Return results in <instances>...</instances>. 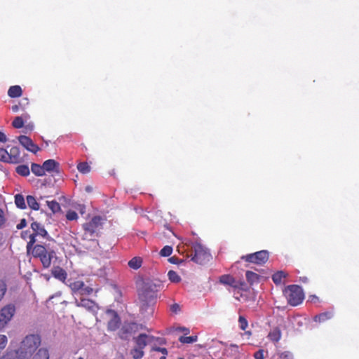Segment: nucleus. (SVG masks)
<instances>
[{
	"mask_svg": "<svg viewBox=\"0 0 359 359\" xmlns=\"http://www.w3.org/2000/svg\"><path fill=\"white\" fill-rule=\"evenodd\" d=\"M41 344V339L40 335L36 334H28L21 341L15 356L27 359L28 355L37 351Z\"/></svg>",
	"mask_w": 359,
	"mask_h": 359,
	"instance_id": "nucleus-1",
	"label": "nucleus"
},
{
	"mask_svg": "<svg viewBox=\"0 0 359 359\" xmlns=\"http://www.w3.org/2000/svg\"><path fill=\"white\" fill-rule=\"evenodd\" d=\"M158 286H160V284L153 280H147L143 281L138 288L140 301L155 302L157 298Z\"/></svg>",
	"mask_w": 359,
	"mask_h": 359,
	"instance_id": "nucleus-2",
	"label": "nucleus"
},
{
	"mask_svg": "<svg viewBox=\"0 0 359 359\" xmlns=\"http://www.w3.org/2000/svg\"><path fill=\"white\" fill-rule=\"evenodd\" d=\"M31 252L33 257L39 259L44 268L50 267L51 260L55 255L53 250L47 249L41 245L34 246Z\"/></svg>",
	"mask_w": 359,
	"mask_h": 359,
	"instance_id": "nucleus-3",
	"label": "nucleus"
},
{
	"mask_svg": "<svg viewBox=\"0 0 359 359\" xmlns=\"http://www.w3.org/2000/svg\"><path fill=\"white\" fill-rule=\"evenodd\" d=\"M284 294L291 306L300 304L304 299V294L301 287L296 285H289L285 287Z\"/></svg>",
	"mask_w": 359,
	"mask_h": 359,
	"instance_id": "nucleus-4",
	"label": "nucleus"
},
{
	"mask_svg": "<svg viewBox=\"0 0 359 359\" xmlns=\"http://www.w3.org/2000/svg\"><path fill=\"white\" fill-rule=\"evenodd\" d=\"M16 313V306L10 303L0 309V332L4 330L12 321Z\"/></svg>",
	"mask_w": 359,
	"mask_h": 359,
	"instance_id": "nucleus-5",
	"label": "nucleus"
},
{
	"mask_svg": "<svg viewBox=\"0 0 359 359\" xmlns=\"http://www.w3.org/2000/svg\"><path fill=\"white\" fill-rule=\"evenodd\" d=\"M102 225V218L100 217H94L89 222L83 224L85 233L83 237L85 239H92L93 234Z\"/></svg>",
	"mask_w": 359,
	"mask_h": 359,
	"instance_id": "nucleus-6",
	"label": "nucleus"
},
{
	"mask_svg": "<svg viewBox=\"0 0 359 359\" xmlns=\"http://www.w3.org/2000/svg\"><path fill=\"white\" fill-rule=\"evenodd\" d=\"M193 248L194 251V256L191 259L194 262L202 264L209 260L210 255L202 245L195 243Z\"/></svg>",
	"mask_w": 359,
	"mask_h": 359,
	"instance_id": "nucleus-7",
	"label": "nucleus"
},
{
	"mask_svg": "<svg viewBox=\"0 0 359 359\" xmlns=\"http://www.w3.org/2000/svg\"><path fill=\"white\" fill-rule=\"evenodd\" d=\"M245 261L257 264H262L269 259V253L266 250H261L255 253L247 255L242 257Z\"/></svg>",
	"mask_w": 359,
	"mask_h": 359,
	"instance_id": "nucleus-8",
	"label": "nucleus"
},
{
	"mask_svg": "<svg viewBox=\"0 0 359 359\" xmlns=\"http://www.w3.org/2000/svg\"><path fill=\"white\" fill-rule=\"evenodd\" d=\"M219 282L225 285H229L235 289L243 290L245 285L244 282L236 280L230 275H223L219 278Z\"/></svg>",
	"mask_w": 359,
	"mask_h": 359,
	"instance_id": "nucleus-9",
	"label": "nucleus"
},
{
	"mask_svg": "<svg viewBox=\"0 0 359 359\" xmlns=\"http://www.w3.org/2000/svg\"><path fill=\"white\" fill-rule=\"evenodd\" d=\"M20 143L28 151L36 154L39 151V147L27 136L20 135L18 137Z\"/></svg>",
	"mask_w": 359,
	"mask_h": 359,
	"instance_id": "nucleus-10",
	"label": "nucleus"
},
{
	"mask_svg": "<svg viewBox=\"0 0 359 359\" xmlns=\"http://www.w3.org/2000/svg\"><path fill=\"white\" fill-rule=\"evenodd\" d=\"M155 302L140 301V312L145 317H149L154 312Z\"/></svg>",
	"mask_w": 359,
	"mask_h": 359,
	"instance_id": "nucleus-11",
	"label": "nucleus"
},
{
	"mask_svg": "<svg viewBox=\"0 0 359 359\" xmlns=\"http://www.w3.org/2000/svg\"><path fill=\"white\" fill-rule=\"evenodd\" d=\"M107 314L111 318L108 322V330L114 331L116 330L120 324V320L116 312L113 311H108Z\"/></svg>",
	"mask_w": 359,
	"mask_h": 359,
	"instance_id": "nucleus-12",
	"label": "nucleus"
},
{
	"mask_svg": "<svg viewBox=\"0 0 359 359\" xmlns=\"http://www.w3.org/2000/svg\"><path fill=\"white\" fill-rule=\"evenodd\" d=\"M154 337L145 334H140L138 337L134 338L137 347L144 349V348L153 340Z\"/></svg>",
	"mask_w": 359,
	"mask_h": 359,
	"instance_id": "nucleus-13",
	"label": "nucleus"
},
{
	"mask_svg": "<svg viewBox=\"0 0 359 359\" xmlns=\"http://www.w3.org/2000/svg\"><path fill=\"white\" fill-rule=\"evenodd\" d=\"M75 304L77 306L83 307L92 311H94L97 308L95 303L88 299H81L80 301L76 299Z\"/></svg>",
	"mask_w": 359,
	"mask_h": 359,
	"instance_id": "nucleus-14",
	"label": "nucleus"
},
{
	"mask_svg": "<svg viewBox=\"0 0 359 359\" xmlns=\"http://www.w3.org/2000/svg\"><path fill=\"white\" fill-rule=\"evenodd\" d=\"M30 355V359H50V350L47 347H41Z\"/></svg>",
	"mask_w": 359,
	"mask_h": 359,
	"instance_id": "nucleus-15",
	"label": "nucleus"
},
{
	"mask_svg": "<svg viewBox=\"0 0 359 359\" xmlns=\"http://www.w3.org/2000/svg\"><path fill=\"white\" fill-rule=\"evenodd\" d=\"M8 155H9L8 163H17L20 162V161L21 159L20 149L18 147H11L10 149V151H8Z\"/></svg>",
	"mask_w": 359,
	"mask_h": 359,
	"instance_id": "nucleus-16",
	"label": "nucleus"
},
{
	"mask_svg": "<svg viewBox=\"0 0 359 359\" xmlns=\"http://www.w3.org/2000/svg\"><path fill=\"white\" fill-rule=\"evenodd\" d=\"M282 333L278 327H273L268 334L267 338L272 342H278L281 339Z\"/></svg>",
	"mask_w": 359,
	"mask_h": 359,
	"instance_id": "nucleus-17",
	"label": "nucleus"
},
{
	"mask_svg": "<svg viewBox=\"0 0 359 359\" xmlns=\"http://www.w3.org/2000/svg\"><path fill=\"white\" fill-rule=\"evenodd\" d=\"M43 167L45 172L57 171L59 163L53 159H49L43 162Z\"/></svg>",
	"mask_w": 359,
	"mask_h": 359,
	"instance_id": "nucleus-18",
	"label": "nucleus"
},
{
	"mask_svg": "<svg viewBox=\"0 0 359 359\" xmlns=\"http://www.w3.org/2000/svg\"><path fill=\"white\" fill-rule=\"evenodd\" d=\"M31 227L34 232V235L40 236L41 237H46L48 235L46 229L38 222H32Z\"/></svg>",
	"mask_w": 359,
	"mask_h": 359,
	"instance_id": "nucleus-19",
	"label": "nucleus"
},
{
	"mask_svg": "<svg viewBox=\"0 0 359 359\" xmlns=\"http://www.w3.org/2000/svg\"><path fill=\"white\" fill-rule=\"evenodd\" d=\"M52 274L55 278L62 282H65L67 276L66 271L60 267L54 268L52 271Z\"/></svg>",
	"mask_w": 359,
	"mask_h": 359,
	"instance_id": "nucleus-20",
	"label": "nucleus"
},
{
	"mask_svg": "<svg viewBox=\"0 0 359 359\" xmlns=\"http://www.w3.org/2000/svg\"><path fill=\"white\" fill-rule=\"evenodd\" d=\"M27 203L29 208L34 210H39L40 208L39 203L36 201V199L33 196H27Z\"/></svg>",
	"mask_w": 359,
	"mask_h": 359,
	"instance_id": "nucleus-21",
	"label": "nucleus"
},
{
	"mask_svg": "<svg viewBox=\"0 0 359 359\" xmlns=\"http://www.w3.org/2000/svg\"><path fill=\"white\" fill-rule=\"evenodd\" d=\"M142 264V259L140 257H135L128 262V266L130 268L137 270L140 269Z\"/></svg>",
	"mask_w": 359,
	"mask_h": 359,
	"instance_id": "nucleus-22",
	"label": "nucleus"
},
{
	"mask_svg": "<svg viewBox=\"0 0 359 359\" xmlns=\"http://www.w3.org/2000/svg\"><path fill=\"white\" fill-rule=\"evenodd\" d=\"M8 95L11 97H18L22 95V89L20 86H13L10 87Z\"/></svg>",
	"mask_w": 359,
	"mask_h": 359,
	"instance_id": "nucleus-23",
	"label": "nucleus"
},
{
	"mask_svg": "<svg viewBox=\"0 0 359 359\" xmlns=\"http://www.w3.org/2000/svg\"><path fill=\"white\" fill-rule=\"evenodd\" d=\"M28 114H25L23 116H17L13 121V126L15 128H21L24 125V119L27 120L29 118Z\"/></svg>",
	"mask_w": 359,
	"mask_h": 359,
	"instance_id": "nucleus-24",
	"label": "nucleus"
},
{
	"mask_svg": "<svg viewBox=\"0 0 359 359\" xmlns=\"http://www.w3.org/2000/svg\"><path fill=\"white\" fill-rule=\"evenodd\" d=\"M15 203L16 206L20 209L24 210L27 208L25 198L22 194L15 196Z\"/></svg>",
	"mask_w": 359,
	"mask_h": 359,
	"instance_id": "nucleus-25",
	"label": "nucleus"
},
{
	"mask_svg": "<svg viewBox=\"0 0 359 359\" xmlns=\"http://www.w3.org/2000/svg\"><path fill=\"white\" fill-rule=\"evenodd\" d=\"M32 172L37 176H43L45 175V171L42 165L39 164L32 163L31 167Z\"/></svg>",
	"mask_w": 359,
	"mask_h": 359,
	"instance_id": "nucleus-26",
	"label": "nucleus"
},
{
	"mask_svg": "<svg viewBox=\"0 0 359 359\" xmlns=\"http://www.w3.org/2000/svg\"><path fill=\"white\" fill-rule=\"evenodd\" d=\"M83 282L81 280H76L69 283V287L72 292L76 294L77 292L83 286Z\"/></svg>",
	"mask_w": 359,
	"mask_h": 359,
	"instance_id": "nucleus-27",
	"label": "nucleus"
},
{
	"mask_svg": "<svg viewBox=\"0 0 359 359\" xmlns=\"http://www.w3.org/2000/svg\"><path fill=\"white\" fill-rule=\"evenodd\" d=\"M332 316H333L332 313L330 312V311L322 313L318 316H316L314 318V320L318 321L320 323L324 322V321L331 318Z\"/></svg>",
	"mask_w": 359,
	"mask_h": 359,
	"instance_id": "nucleus-28",
	"label": "nucleus"
},
{
	"mask_svg": "<svg viewBox=\"0 0 359 359\" xmlns=\"http://www.w3.org/2000/svg\"><path fill=\"white\" fill-rule=\"evenodd\" d=\"M133 359H141L144 356V351L139 347H135L130 351Z\"/></svg>",
	"mask_w": 359,
	"mask_h": 359,
	"instance_id": "nucleus-29",
	"label": "nucleus"
},
{
	"mask_svg": "<svg viewBox=\"0 0 359 359\" xmlns=\"http://www.w3.org/2000/svg\"><path fill=\"white\" fill-rule=\"evenodd\" d=\"M246 278L247 280L250 283L253 284L254 283H257L259 280V275L252 272V271H247L246 272Z\"/></svg>",
	"mask_w": 359,
	"mask_h": 359,
	"instance_id": "nucleus-30",
	"label": "nucleus"
},
{
	"mask_svg": "<svg viewBox=\"0 0 359 359\" xmlns=\"http://www.w3.org/2000/svg\"><path fill=\"white\" fill-rule=\"evenodd\" d=\"M46 203L53 213H56L61 210L60 204L55 201H47Z\"/></svg>",
	"mask_w": 359,
	"mask_h": 359,
	"instance_id": "nucleus-31",
	"label": "nucleus"
},
{
	"mask_svg": "<svg viewBox=\"0 0 359 359\" xmlns=\"http://www.w3.org/2000/svg\"><path fill=\"white\" fill-rule=\"evenodd\" d=\"M285 276L286 274L283 271H278L273 275L272 279L276 284H280Z\"/></svg>",
	"mask_w": 359,
	"mask_h": 359,
	"instance_id": "nucleus-32",
	"label": "nucleus"
},
{
	"mask_svg": "<svg viewBox=\"0 0 359 359\" xmlns=\"http://www.w3.org/2000/svg\"><path fill=\"white\" fill-rule=\"evenodd\" d=\"M16 172L22 176H27L29 175V168L27 165H21L16 168Z\"/></svg>",
	"mask_w": 359,
	"mask_h": 359,
	"instance_id": "nucleus-33",
	"label": "nucleus"
},
{
	"mask_svg": "<svg viewBox=\"0 0 359 359\" xmlns=\"http://www.w3.org/2000/svg\"><path fill=\"white\" fill-rule=\"evenodd\" d=\"M93 292V289L89 286L85 285L83 283V286L77 292L76 295H88Z\"/></svg>",
	"mask_w": 359,
	"mask_h": 359,
	"instance_id": "nucleus-34",
	"label": "nucleus"
},
{
	"mask_svg": "<svg viewBox=\"0 0 359 359\" xmlns=\"http://www.w3.org/2000/svg\"><path fill=\"white\" fill-rule=\"evenodd\" d=\"M169 280L175 283H179L181 280L180 276L174 271H169L168 273Z\"/></svg>",
	"mask_w": 359,
	"mask_h": 359,
	"instance_id": "nucleus-35",
	"label": "nucleus"
},
{
	"mask_svg": "<svg viewBox=\"0 0 359 359\" xmlns=\"http://www.w3.org/2000/svg\"><path fill=\"white\" fill-rule=\"evenodd\" d=\"M7 291V285L3 279H0V302L3 300Z\"/></svg>",
	"mask_w": 359,
	"mask_h": 359,
	"instance_id": "nucleus-36",
	"label": "nucleus"
},
{
	"mask_svg": "<svg viewBox=\"0 0 359 359\" xmlns=\"http://www.w3.org/2000/svg\"><path fill=\"white\" fill-rule=\"evenodd\" d=\"M180 341L183 344H191L197 341V336L184 337L182 336L179 339Z\"/></svg>",
	"mask_w": 359,
	"mask_h": 359,
	"instance_id": "nucleus-37",
	"label": "nucleus"
},
{
	"mask_svg": "<svg viewBox=\"0 0 359 359\" xmlns=\"http://www.w3.org/2000/svg\"><path fill=\"white\" fill-rule=\"evenodd\" d=\"M77 169L80 172L86 174L90 172V167L87 163L82 162L79 163L77 165Z\"/></svg>",
	"mask_w": 359,
	"mask_h": 359,
	"instance_id": "nucleus-38",
	"label": "nucleus"
},
{
	"mask_svg": "<svg viewBox=\"0 0 359 359\" xmlns=\"http://www.w3.org/2000/svg\"><path fill=\"white\" fill-rule=\"evenodd\" d=\"M0 161L7 163L9 161L8 151L4 148H0Z\"/></svg>",
	"mask_w": 359,
	"mask_h": 359,
	"instance_id": "nucleus-39",
	"label": "nucleus"
},
{
	"mask_svg": "<svg viewBox=\"0 0 359 359\" xmlns=\"http://www.w3.org/2000/svg\"><path fill=\"white\" fill-rule=\"evenodd\" d=\"M172 247L169 246V245H165L160 251V255L162 257H168L172 254Z\"/></svg>",
	"mask_w": 359,
	"mask_h": 359,
	"instance_id": "nucleus-40",
	"label": "nucleus"
},
{
	"mask_svg": "<svg viewBox=\"0 0 359 359\" xmlns=\"http://www.w3.org/2000/svg\"><path fill=\"white\" fill-rule=\"evenodd\" d=\"M8 337L5 334H0V353L6 347Z\"/></svg>",
	"mask_w": 359,
	"mask_h": 359,
	"instance_id": "nucleus-41",
	"label": "nucleus"
},
{
	"mask_svg": "<svg viewBox=\"0 0 359 359\" xmlns=\"http://www.w3.org/2000/svg\"><path fill=\"white\" fill-rule=\"evenodd\" d=\"M66 217L69 221L76 220L79 218L77 213L73 210L67 211Z\"/></svg>",
	"mask_w": 359,
	"mask_h": 359,
	"instance_id": "nucleus-42",
	"label": "nucleus"
},
{
	"mask_svg": "<svg viewBox=\"0 0 359 359\" xmlns=\"http://www.w3.org/2000/svg\"><path fill=\"white\" fill-rule=\"evenodd\" d=\"M238 322L240 328L243 330H245L248 325L247 320L244 317L240 316Z\"/></svg>",
	"mask_w": 359,
	"mask_h": 359,
	"instance_id": "nucleus-43",
	"label": "nucleus"
},
{
	"mask_svg": "<svg viewBox=\"0 0 359 359\" xmlns=\"http://www.w3.org/2000/svg\"><path fill=\"white\" fill-rule=\"evenodd\" d=\"M35 236L36 235H34V233L30 236V241L27 245V249L28 252H30L32 245L36 242Z\"/></svg>",
	"mask_w": 359,
	"mask_h": 359,
	"instance_id": "nucleus-44",
	"label": "nucleus"
},
{
	"mask_svg": "<svg viewBox=\"0 0 359 359\" xmlns=\"http://www.w3.org/2000/svg\"><path fill=\"white\" fill-rule=\"evenodd\" d=\"M6 219L4 212L0 208V228L2 227L6 223Z\"/></svg>",
	"mask_w": 359,
	"mask_h": 359,
	"instance_id": "nucleus-45",
	"label": "nucleus"
},
{
	"mask_svg": "<svg viewBox=\"0 0 359 359\" xmlns=\"http://www.w3.org/2000/svg\"><path fill=\"white\" fill-rule=\"evenodd\" d=\"M264 351L260 349L255 353L254 357L255 359H264L265 357L264 355Z\"/></svg>",
	"mask_w": 359,
	"mask_h": 359,
	"instance_id": "nucleus-46",
	"label": "nucleus"
},
{
	"mask_svg": "<svg viewBox=\"0 0 359 359\" xmlns=\"http://www.w3.org/2000/svg\"><path fill=\"white\" fill-rule=\"evenodd\" d=\"M281 359H292V355L290 352L285 351L280 354Z\"/></svg>",
	"mask_w": 359,
	"mask_h": 359,
	"instance_id": "nucleus-47",
	"label": "nucleus"
},
{
	"mask_svg": "<svg viewBox=\"0 0 359 359\" xmlns=\"http://www.w3.org/2000/svg\"><path fill=\"white\" fill-rule=\"evenodd\" d=\"M151 351L161 352L163 355H168V351L165 348H160L154 346Z\"/></svg>",
	"mask_w": 359,
	"mask_h": 359,
	"instance_id": "nucleus-48",
	"label": "nucleus"
},
{
	"mask_svg": "<svg viewBox=\"0 0 359 359\" xmlns=\"http://www.w3.org/2000/svg\"><path fill=\"white\" fill-rule=\"evenodd\" d=\"M26 224H27L26 221H25V219H22V220L20 221V222L17 225V228H18V229H23L24 227H25V226H26Z\"/></svg>",
	"mask_w": 359,
	"mask_h": 359,
	"instance_id": "nucleus-49",
	"label": "nucleus"
},
{
	"mask_svg": "<svg viewBox=\"0 0 359 359\" xmlns=\"http://www.w3.org/2000/svg\"><path fill=\"white\" fill-rule=\"evenodd\" d=\"M6 140H7V138H6V135L4 133L0 131V142H6Z\"/></svg>",
	"mask_w": 359,
	"mask_h": 359,
	"instance_id": "nucleus-50",
	"label": "nucleus"
},
{
	"mask_svg": "<svg viewBox=\"0 0 359 359\" xmlns=\"http://www.w3.org/2000/svg\"><path fill=\"white\" fill-rule=\"evenodd\" d=\"M85 209H86V208L84 205H78L77 210L80 212V213L81 215L85 213Z\"/></svg>",
	"mask_w": 359,
	"mask_h": 359,
	"instance_id": "nucleus-51",
	"label": "nucleus"
},
{
	"mask_svg": "<svg viewBox=\"0 0 359 359\" xmlns=\"http://www.w3.org/2000/svg\"><path fill=\"white\" fill-rule=\"evenodd\" d=\"M168 261L172 264H177V258L175 257H172L168 259Z\"/></svg>",
	"mask_w": 359,
	"mask_h": 359,
	"instance_id": "nucleus-52",
	"label": "nucleus"
},
{
	"mask_svg": "<svg viewBox=\"0 0 359 359\" xmlns=\"http://www.w3.org/2000/svg\"><path fill=\"white\" fill-rule=\"evenodd\" d=\"M179 330L182 332H183L185 334H187L188 333H189V330L187 327H180Z\"/></svg>",
	"mask_w": 359,
	"mask_h": 359,
	"instance_id": "nucleus-53",
	"label": "nucleus"
},
{
	"mask_svg": "<svg viewBox=\"0 0 359 359\" xmlns=\"http://www.w3.org/2000/svg\"><path fill=\"white\" fill-rule=\"evenodd\" d=\"M172 311L176 312L179 309V306L177 304H174L171 308Z\"/></svg>",
	"mask_w": 359,
	"mask_h": 359,
	"instance_id": "nucleus-54",
	"label": "nucleus"
},
{
	"mask_svg": "<svg viewBox=\"0 0 359 359\" xmlns=\"http://www.w3.org/2000/svg\"><path fill=\"white\" fill-rule=\"evenodd\" d=\"M18 107L17 105H15V106H13V107H12V110H13V111H18Z\"/></svg>",
	"mask_w": 359,
	"mask_h": 359,
	"instance_id": "nucleus-55",
	"label": "nucleus"
},
{
	"mask_svg": "<svg viewBox=\"0 0 359 359\" xmlns=\"http://www.w3.org/2000/svg\"><path fill=\"white\" fill-rule=\"evenodd\" d=\"M166 355H163V356H161L160 359H166Z\"/></svg>",
	"mask_w": 359,
	"mask_h": 359,
	"instance_id": "nucleus-56",
	"label": "nucleus"
},
{
	"mask_svg": "<svg viewBox=\"0 0 359 359\" xmlns=\"http://www.w3.org/2000/svg\"><path fill=\"white\" fill-rule=\"evenodd\" d=\"M86 190H87V191H89V190H90V188H89V187H86Z\"/></svg>",
	"mask_w": 359,
	"mask_h": 359,
	"instance_id": "nucleus-57",
	"label": "nucleus"
},
{
	"mask_svg": "<svg viewBox=\"0 0 359 359\" xmlns=\"http://www.w3.org/2000/svg\"><path fill=\"white\" fill-rule=\"evenodd\" d=\"M79 359H83V358H79Z\"/></svg>",
	"mask_w": 359,
	"mask_h": 359,
	"instance_id": "nucleus-58",
	"label": "nucleus"
},
{
	"mask_svg": "<svg viewBox=\"0 0 359 359\" xmlns=\"http://www.w3.org/2000/svg\"><path fill=\"white\" fill-rule=\"evenodd\" d=\"M180 359H182V358H180Z\"/></svg>",
	"mask_w": 359,
	"mask_h": 359,
	"instance_id": "nucleus-59",
	"label": "nucleus"
}]
</instances>
